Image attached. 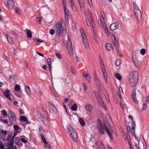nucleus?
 Wrapping results in <instances>:
<instances>
[{"mask_svg":"<svg viewBox=\"0 0 149 149\" xmlns=\"http://www.w3.org/2000/svg\"><path fill=\"white\" fill-rule=\"evenodd\" d=\"M146 52V50L144 49H141L140 50V53L142 55H144L145 54Z\"/></svg>","mask_w":149,"mask_h":149,"instance_id":"48","label":"nucleus"},{"mask_svg":"<svg viewBox=\"0 0 149 149\" xmlns=\"http://www.w3.org/2000/svg\"><path fill=\"white\" fill-rule=\"evenodd\" d=\"M102 25L103 27V28H104V29H107V26H106V25L105 24V22H102Z\"/></svg>","mask_w":149,"mask_h":149,"instance_id":"61","label":"nucleus"},{"mask_svg":"<svg viewBox=\"0 0 149 149\" xmlns=\"http://www.w3.org/2000/svg\"><path fill=\"white\" fill-rule=\"evenodd\" d=\"M100 19H101V22H104V17L103 16V15H102L100 16Z\"/></svg>","mask_w":149,"mask_h":149,"instance_id":"56","label":"nucleus"},{"mask_svg":"<svg viewBox=\"0 0 149 149\" xmlns=\"http://www.w3.org/2000/svg\"><path fill=\"white\" fill-rule=\"evenodd\" d=\"M62 34L63 36H64L66 35V30L65 29V27H64V28L62 29Z\"/></svg>","mask_w":149,"mask_h":149,"instance_id":"41","label":"nucleus"},{"mask_svg":"<svg viewBox=\"0 0 149 149\" xmlns=\"http://www.w3.org/2000/svg\"><path fill=\"white\" fill-rule=\"evenodd\" d=\"M14 144V141L11 139V140L8 145V146H10V147H13Z\"/></svg>","mask_w":149,"mask_h":149,"instance_id":"47","label":"nucleus"},{"mask_svg":"<svg viewBox=\"0 0 149 149\" xmlns=\"http://www.w3.org/2000/svg\"><path fill=\"white\" fill-rule=\"evenodd\" d=\"M98 102L99 103V104L103 103L104 102L103 100L102 99V98L101 99H100L99 100H97Z\"/></svg>","mask_w":149,"mask_h":149,"instance_id":"64","label":"nucleus"},{"mask_svg":"<svg viewBox=\"0 0 149 149\" xmlns=\"http://www.w3.org/2000/svg\"><path fill=\"white\" fill-rule=\"evenodd\" d=\"M103 74L104 77V79L106 82L107 83V74L106 73V71L102 72Z\"/></svg>","mask_w":149,"mask_h":149,"instance_id":"29","label":"nucleus"},{"mask_svg":"<svg viewBox=\"0 0 149 149\" xmlns=\"http://www.w3.org/2000/svg\"><path fill=\"white\" fill-rule=\"evenodd\" d=\"M14 129L16 130H18L19 129V127L17 125H14Z\"/></svg>","mask_w":149,"mask_h":149,"instance_id":"57","label":"nucleus"},{"mask_svg":"<svg viewBox=\"0 0 149 149\" xmlns=\"http://www.w3.org/2000/svg\"><path fill=\"white\" fill-rule=\"evenodd\" d=\"M93 92L94 94L95 95L96 98H98V97L100 96L99 93L96 90H94L93 91Z\"/></svg>","mask_w":149,"mask_h":149,"instance_id":"31","label":"nucleus"},{"mask_svg":"<svg viewBox=\"0 0 149 149\" xmlns=\"http://www.w3.org/2000/svg\"><path fill=\"white\" fill-rule=\"evenodd\" d=\"M79 121L80 123L82 126H83L85 125V123L82 119L81 118L79 119Z\"/></svg>","mask_w":149,"mask_h":149,"instance_id":"39","label":"nucleus"},{"mask_svg":"<svg viewBox=\"0 0 149 149\" xmlns=\"http://www.w3.org/2000/svg\"><path fill=\"white\" fill-rule=\"evenodd\" d=\"M1 112L2 113L3 115L4 116H6L7 114V112L4 110H2L1 111Z\"/></svg>","mask_w":149,"mask_h":149,"instance_id":"53","label":"nucleus"},{"mask_svg":"<svg viewBox=\"0 0 149 149\" xmlns=\"http://www.w3.org/2000/svg\"><path fill=\"white\" fill-rule=\"evenodd\" d=\"M4 146L3 143L0 141V149H4Z\"/></svg>","mask_w":149,"mask_h":149,"instance_id":"55","label":"nucleus"},{"mask_svg":"<svg viewBox=\"0 0 149 149\" xmlns=\"http://www.w3.org/2000/svg\"><path fill=\"white\" fill-rule=\"evenodd\" d=\"M39 132H40L41 133H42L43 131V127L42 126H40L39 128Z\"/></svg>","mask_w":149,"mask_h":149,"instance_id":"52","label":"nucleus"},{"mask_svg":"<svg viewBox=\"0 0 149 149\" xmlns=\"http://www.w3.org/2000/svg\"><path fill=\"white\" fill-rule=\"evenodd\" d=\"M89 17H90V19H91V21H92V24L93 25V24H94V22L93 21L92 19V14H91V13H90V14L89 13Z\"/></svg>","mask_w":149,"mask_h":149,"instance_id":"51","label":"nucleus"},{"mask_svg":"<svg viewBox=\"0 0 149 149\" xmlns=\"http://www.w3.org/2000/svg\"><path fill=\"white\" fill-rule=\"evenodd\" d=\"M8 113H9L10 115V116L9 117L10 120L12 123L15 124L16 120V118L15 115L14 113L11 111L9 112Z\"/></svg>","mask_w":149,"mask_h":149,"instance_id":"10","label":"nucleus"},{"mask_svg":"<svg viewBox=\"0 0 149 149\" xmlns=\"http://www.w3.org/2000/svg\"><path fill=\"white\" fill-rule=\"evenodd\" d=\"M11 32V33L13 35L17 37L18 36V33H17V31L15 30L12 31Z\"/></svg>","mask_w":149,"mask_h":149,"instance_id":"43","label":"nucleus"},{"mask_svg":"<svg viewBox=\"0 0 149 149\" xmlns=\"http://www.w3.org/2000/svg\"><path fill=\"white\" fill-rule=\"evenodd\" d=\"M136 127V124L134 121H133L132 124V130L134 131L135 128Z\"/></svg>","mask_w":149,"mask_h":149,"instance_id":"33","label":"nucleus"},{"mask_svg":"<svg viewBox=\"0 0 149 149\" xmlns=\"http://www.w3.org/2000/svg\"><path fill=\"white\" fill-rule=\"evenodd\" d=\"M10 91L8 89H7L5 92H2V93L4 95L6 98L9 100L11 101L12 100L10 97Z\"/></svg>","mask_w":149,"mask_h":149,"instance_id":"13","label":"nucleus"},{"mask_svg":"<svg viewBox=\"0 0 149 149\" xmlns=\"http://www.w3.org/2000/svg\"><path fill=\"white\" fill-rule=\"evenodd\" d=\"M133 5L135 14L137 20L139 22L141 20L142 17L141 11L135 2H133Z\"/></svg>","mask_w":149,"mask_h":149,"instance_id":"5","label":"nucleus"},{"mask_svg":"<svg viewBox=\"0 0 149 149\" xmlns=\"http://www.w3.org/2000/svg\"><path fill=\"white\" fill-rule=\"evenodd\" d=\"M7 6L8 8L12 9L14 6V4L12 0H8L7 1Z\"/></svg>","mask_w":149,"mask_h":149,"instance_id":"14","label":"nucleus"},{"mask_svg":"<svg viewBox=\"0 0 149 149\" xmlns=\"http://www.w3.org/2000/svg\"><path fill=\"white\" fill-rule=\"evenodd\" d=\"M141 96V93L137 90V92H136L135 91H132V98L133 101L136 103H138L139 101L137 100L136 98V97H137L139 98Z\"/></svg>","mask_w":149,"mask_h":149,"instance_id":"7","label":"nucleus"},{"mask_svg":"<svg viewBox=\"0 0 149 149\" xmlns=\"http://www.w3.org/2000/svg\"><path fill=\"white\" fill-rule=\"evenodd\" d=\"M64 26H65V25L63 21L58 22L55 25L54 29L56 34L58 37L60 36L62 30L63 28H64Z\"/></svg>","mask_w":149,"mask_h":149,"instance_id":"3","label":"nucleus"},{"mask_svg":"<svg viewBox=\"0 0 149 149\" xmlns=\"http://www.w3.org/2000/svg\"><path fill=\"white\" fill-rule=\"evenodd\" d=\"M49 107L50 109L52 110L54 114H55L57 113V110L56 109L54 105L50 104L49 106Z\"/></svg>","mask_w":149,"mask_h":149,"instance_id":"18","label":"nucleus"},{"mask_svg":"<svg viewBox=\"0 0 149 149\" xmlns=\"http://www.w3.org/2000/svg\"><path fill=\"white\" fill-rule=\"evenodd\" d=\"M118 27V24L116 22H114L111 24L110 26V30L112 31H113Z\"/></svg>","mask_w":149,"mask_h":149,"instance_id":"12","label":"nucleus"},{"mask_svg":"<svg viewBox=\"0 0 149 149\" xmlns=\"http://www.w3.org/2000/svg\"><path fill=\"white\" fill-rule=\"evenodd\" d=\"M25 88L26 89V91L27 93L29 95H30L31 94L30 89L29 87V86H25Z\"/></svg>","mask_w":149,"mask_h":149,"instance_id":"24","label":"nucleus"},{"mask_svg":"<svg viewBox=\"0 0 149 149\" xmlns=\"http://www.w3.org/2000/svg\"><path fill=\"white\" fill-rule=\"evenodd\" d=\"M138 73L136 71H134L131 72L129 76V82L132 86H134L136 84L138 77Z\"/></svg>","mask_w":149,"mask_h":149,"instance_id":"2","label":"nucleus"},{"mask_svg":"<svg viewBox=\"0 0 149 149\" xmlns=\"http://www.w3.org/2000/svg\"><path fill=\"white\" fill-rule=\"evenodd\" d=\"M121 60L120 59L117 60L116 61V65L117 66H119L121 63Z\"/></svg>","mask_w":149,"mask_h":149,"instance_id":"38","label":"nucleus"},{"mask_svg":"<svg viewBox=\"0 0 149 149\" xmlns=\"http://www.w3.org/2000/svg\"><path fill=\"white\" fill-rule=\"evenodd\" d=\"M86 111L88 113H89L91 111L92 106L90 104H88L85 105Z\"/></svg>","mask_w":149,"mask_h":149,"instance_id":"17","label":"nucleus"},{"mask_svg":"<svg viewBox=\"0 0 149 149\" xmlns=\"http://www.w3.org/2000/svg\"><path fill=\"white\" fill-rule=\"evenodd\" d=\"M12 134H10L8 136L6 139L8 142H9V141H10L12 138Z\"/></svg>","mask_w":149,"mask_h":149,"instance_id":"40","label":"nucleus"},{"mask_svg":"<svg viewBox=\"0 0 149 149\" xmlns=\"http://www.w3.org/2000/svg\"><path fill=\"white\" fill-rule=\"evenodd\" d=\"M100 66L102 71V72L106 71L105 68L104 63L100 64Z\"/></svg>","mask_w":149,"mask_h":149,"instance_id":"34","label":"nucleus"},{"mask_svg":"<svg viewBox=\"0 0 149 149\" xmlns=\"http://www.w3.org/2000/svg\"><path fill=\"white\" fill-rule=\"evenodd\" d=\"M7 38L8 42L10 44H13V40L12 38L10 36L6 35Z\"/></svg>","mask_w":149,"mask_h":149,"instance_id":"20","label":"nucleus"},{"mask_svg":"<svg viewBox=\"0 0 149 149\" xmlns=\"http://www.w3.org/2000/svg\"><path fill=\"white\" fill-rule=\"evenodd\" d=\"M54 30L53 29H51L49 31L51 35H53L54 33Z\"/></svg>","mask_w":149,"mask_h":149,"instance_id":"62","label":"nucleus"},{"mask_svg":"<svg viewBox=\"0 0 149 149\" xmlns=\"http://www.w3.org/2000/svg\"><path fill=\"white\" fill-rule=\"evenodd\" d=\"M106 49L108 51H111L113 49V47L111 44L109 43L106 44Z\"/></svg>","mask_w":149,"mask_h":149,"instance_id":"19","label":"nucleus"},{"mask_svg":"<svg viewBox=\"0 0 149 149\" xmlns=\"http://www.w3.org/2000/svg\"><path fill=\"white\" fill-rule=\"evenodd\" d=\"M143 106L142 108V110H146L147 107V102L144 100L143 101Z\"/></svg>","mask_w":149,"mask_h":149,"instance_id":"25","label":"nucleus"},{"mask_svg":"<svg viewBox=\"0 0 149 149\" xmlns=\"http://www.w3.org/2000/svg\"><path fill=\"white\" fill-rule=\"evenodd\" d=\"M79 6L81 8H83L84 6V0H77Z\"/></svg>","mask_w":149,"mask_h":149,"instance_id":"23","label":"nucleus"},{"mask_svg":"<svg viewBox=\"0 0 149 149\" xmlns=\"http://www.w3.org/2000/svg\"><path fill=\"white\" fill-rule=\"evenodd\" d=\"M97 121L99 125L97 127L100 133L101 134H105V132L104 131V130L106 132L107 134H108L110 138L112 140H113V138L112 134L110 131L107 127L104 124H102L99 119H98Z\"/></svg>","mask_w":149,"mask_h":149,"instance_id":"1","label":"nucleus"},{"mask_svg":"<svg viewBox=\"0 0 149 149\" xmlns=\"http://www.w3.org/2000/svg\"><path fill=\"white\" fill-rule=\"evenodd\" d=\"M44 147L46 149H52L51 145L48 143L47 144H45V145L44 146Z\"/></svg>","mask_w":149,"mask_h":149,"instance_id":"32","label":"nucleus"},{"mask_svg":"<svg viewBox=\"0 0 149 149\" xmlns=\"http://www.w3.org/2000/svg\"><path fill=\"white\" fill-rule=\"evenodd\" d=\"M68 132L71 139L74 141L77 140V134L75 130L70 125L67 126Z\"/></svg>","mask_w":149,"mask_h":149,"instance_id":"4","label":"nucleus"},{"mask_svg":"<svg viewBox=\"0 0 149 149\" xmlns=\"http://www.w3.org/2000/svg\"><path fill=\"white\" fill-rule=\"evenodd\" d=\"M83 76L84 78L86 79L88 82H90V81L91 77L90 76L89 73H87L85 74L84 72L83 74Z\"/></svg>","mask_w":149,"mask_h":149,"instance_id":"16","label":"nucleus"},{"mask_svg":"<svg viewBox=\"0 0 149 149\" xmlns=\"http://www.w3.org/2000/svg\"><path fill=\"white\" fill-rule=\"evenodd\" d=\"M67 47L69 54L70 55H72L73 53V49L72 48L71 42V41L70 40V39L69 37L67 41Z\"/></svg>","mask_w":149,"mask_h":149,"instance_id":"8","label":"nucleus"},{"mask_svg":"<svg viewBox=\"0 0 149 149\" xmlns=\"http://www.w3.org/2000/svg\"><path fill=\"white\" fill-rule=\"evenodd\" d=\"M37 114L36 116L39 118V119L42 121H43L44 120V118L40 112H39L37 111L36 112Z\"/></svg>","mask_w":149,"mask_h":149,"instance_id":"21","label":"nucleus"},{"mask_svg":"<svg viewBox=\"0 0 149 149\" xmlns=\"http://www.w3.org/2000/svg\"><path fill=\"white\" fill-rule=\"evenodd\" d=\"M86 22L87 25L88 26H90L91 25V21L89 19H86Z\"/></svg>","mask_w":149,"mask_h":149,"instance_id":"46","label":"nucleus"},{"mask_svg":"<svg viewBox=\"0 0 149 149\" xmlns=\"http://www.w3.org/2000/svg\"><path fill=\"white\" fill-rule=\"evenodd\" d=\"M94 78L95 81L99 90L101 89V83L100 80L98 78L97 75L95 71L94 73Z\"/></svg>","mask_w":149,"mask_h":149,"instance_id":"9","label":"nucleus"},{"mask_svg":"<svg viewBox=\"0 0 149 149\" xmlns=\"http://www.w3.org/2000/svg\"><path fill=\"white\" fill-rule=\"evenodd\" d=\"M56 56L57 57V58L59 59L61 58L62 57L61 55L58 53H55Z\"/></svg>","mask_w":149,"mask_h":149,"instance_id":"49","label":"nucleus"},{"mask_svg":"<svg viewBox=\"0 0 149 149\" xmlns=\"http://www.w3.org/2000/svg\"><path fill=\"white\" fill-rule=\"evenodd\" d=\"M112 36L113 37L114 39L113 40L112 42L114 45L116 47L118 48L119 47V45L118 42L116 40L115 35L113 33H111Z\"/></svg>","mask_w":149,"mask_h":149,"instance_id":"15","label":"nucleus"},{"mask_svg":"<svg viewBox=\"0 0 149 149\" xmlns=\"http://www.w3.org/2000/svg\"><path fill=\"white\" fill-rule=\"evenodd\" d=\"M20 120L22 121L26 122L28 121L27 118L25 116H21L20 118Z\"/></svg>","mask_w":149,"mask_h":149,"instance_id":"28","label":"nucleus"},{"mask_svg":"<svg viewBox=\"0 0 149 149\" xmlns=\"http://www.w3.org/2000/svg\"><path fill=\"white\" fill-rule=\"evenodd\" d=\"M34 41L37 44H38L40 42H44V41L43 40H40L38 38H36L33 39Z\"/></svg>","mask_w":149,"mask_h":149,"instance_id":"27","label":"nucleus"},{"mask_svg":"<svg viewBox=\"0 0 149 149\" xmlns=\"http://www.w3.org/2000/svg\"><path fill=\"white\" fill-rule=\"evenodd\" d=\"M105 98H106V100H107V102L108 103H110V100H109V99L108 96V95H107V96L105 95Z\"/></svg>","mask_w":149,"mask_h":149,"instance_id":"63","label":"nucleus"},{"mask_svg":"<svg viewBox=\"0 0 149 149\" xmlns=\"http://www.w3.org/2000/svg\"><path fill=\"white\" fill-rule=\"evenodd\" d=\"M41 138L43 142L44 143V144H47V142L46 141L45 138L42 135H41Z\"/></svg>","mask_w":149,"mask_h":149,"instance_id":"42","label":"nucleus"},{"mask_svg":"<svg viewBox=\"0 0 149 149\" xmlns=\"http://www.w3.org/2000/svg\"><path fill=\"white\" fill-rule=\"evenodd\" d=\"M99 59H100V64H102V63H104L103 59H102V57L100 55L99 56Z\"/></svg>","mask_w":149,"mask_h":149,"instance_id":"59","label":"nucleus"},{"mask_svg":"<svg viewBox=\"0 0 149 149\" xmlns=\"http://www.w3.org/2000/svg\"><path fill=\"white\" fill-rule=\"evenodd\" d=\"M100 105L102 107V108L104 110H107V108L105 106L104 102L100 104Z\"/></svg>","mask_w":149,"mask_h":149,"instance_id":"44","label":"nucleus"},{"mask_svg":"<svg viewBox=\"0 0 149 149\" xmlns=\"http://www.w3.org/2000/svg\"><path fill=\"white\" fill-rule=\"evenodd\" d=\"M77 106L76 104H74L71 107V109L74 111H76L77 109Z\"/></svg>","mask_w":149,"mask_h":149,"instance_id":"37","label":"nucleus"},{"mask_svg":"<svg viewBox=\"0 0 149 149\" xmlns=\"http://www.w3.org/2000/svg\"><path fill=\"white\" fill-rule=\"evenodd\" d=\"M15 94L18 97L21 98L22 96V92L21 90H20L19 92H15Z\"/></svg>","mask_w":149,"mask_h":149,"instance_id":"22","label":"nucleus"},{"mask_svg":"<svg viewBox=\"0 0 149 149\" xmlns=\"http://www.w3.org/2000/svg\"><path fill=\"white\" fill-rule=\"evenodd\" d=\"M82 86L84 90L86 91L87 88L86 85L84 83H83Z\"/></svg>","mask_w":149,"mask_h":149,"instance_id":"58","label":"nucleus"},{"mask_svg":"<svg viewBox=\"0 0 149 149\" xmlns=\"http://www.w3.org/2000/svg\"><path fill=\"white\" fill-rule=\"evenodd\" d=\"M115 76L119 80H121V76L119 74L116 73L115 74Z\"/></svg>","mask_w":149,"mask_h":149,"instance_id":"35","label":"nucleus"},{"mask_svg":"<svg viewBox=\"0 0 149 149\" xmlns=\"http://www.w3.org/2000/svg\"><path fill=\"white\" fill-rule=\"evenodd\" d=\"M20 141V138L19 137H16L15 139V143L17 145H19V143H18L19 141Z\"/></svg>","mask_w":149,"mask_h":149,"instance_id":"30","label":"nucleus"},{"mask_svg":"<svg viewBox=\"0 0 149 149\" xmlns=\"http://www.w3.org/2000/svg\"><path fill=\"white\" fill-rule=\"evenodd\" d=\"M65 17L66 22H68L69 19L71 18V14L68 9H65L64 10Z\"/></svg>","mask_w":149,"mask_h":149,"instance_id":"11","label":"nucleus"},{"mask_svg":"<svg viewBox=\"0 0 149 149\" xmlns=\"http://www.w3.org/2000/svg\"><path fill=\"white\" fill-rule=\"evenodd\" d=\"M0 121L3 123L7 124L8 123V120H3V119H0Z\"/></svg>","mask_w":149,"mask_h":149,"instance_id":"54","label":"nucleus"},{"mask_svg":"<svg viewBox=\"0 0 149 149\" xmlns=\"http://www.w3.org/2000/svg\"><path fill=\"white\" fill-rule=\"evenodd\" d=\"M47 61L48 65L51 64V59L50 58H48Z\"/></svg>","mask_w":149,"mask_h":149,"instance_id":"60","label":"nucleus"},{"mask_svg":"<svg viewBox=\"0 0 149 149\" xmlns=\"http://www.w3.org/2000/svg\"><path fill=\"white\" fill-rule=\"evenodd\" d=\"M100 105L102 107V108L104 110H107V108L105 106L104 102L100 104Z\"/></svg>","mask_w":149,"mask_h":149,"instance_id":"45","label":"nucleus"},{"mask_svg":"<svg viewBox=\"0 0 149 149\" xmlns=\"http://www.w3.org/2000/svg\"><path fill=\"white\" fill-rule=\"evenodd\" d=\"M18 132H15L14 133V134L13 136L12 137L11 140H14V139L15 137L16 136V135L17 134V133Z\"/></svg>","mask_w":149,"mask_h":149,"instance_id":"50","label":"nucleus"},{"mask_svg":"<svg viewBox=\"0 0 149 149\" xmlns=\"http://www.w3.org/2000/svg\"><path fill=\"white\" fill-rule=\"evenodd\" d=\"M80 30L81 34L82 37L83 38V43L84 44L86 48L88 49L89 48V46L86 36V34L83 29L82 28H80Z\"/></svg>","mask_w":149,"mask_h":149,"instance_id":"6","label":"nucleus"},{"mask_svg":"<svg viewBox=\"0 0 149 149\" xmlns=\"http://www.w3.org/2000/svg\"><path fill=\"white\" fill-rule=\"evenodd\" d=\"M26 30L27 31V34L28 37L30 38H31L32 37V34L31 31L28 29H27Z\"/></svg>","mask_w":149,"mask_h":149,"instance_id":"26","label":"nucleus"},{"mask_svg":"<svg viewBox=\"0 0 149 149\" xmlns=\"http://www.w3.org/2000/svg\"><path fill=\"white\" fill-rule=\"evenodd\" d=\"M20 86L18 84H16L15 86V89L16 91H20Z\"/></svg>","mask_w":149,"mask_h":149,"instance_id":"36","label":"nucleus"}]
</instances>
